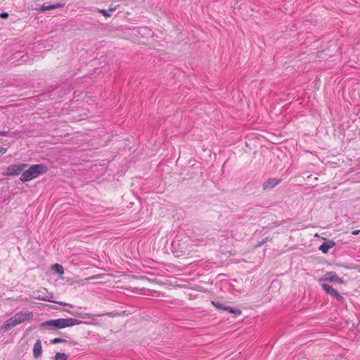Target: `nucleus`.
Instances as JSON below:
<instances>
[{"mask_svg":"<svg viewBox=\"0 0 360 360\" xmlns=\"http://www.w3.org/2000/svg\"><path fill=\"white\" fill-rule=\"evenodd\" d=\"M6 134H7V133H6V131H0V135H1V136H6Z\"/></svg>","mask_w":360,"mask_h":360,"instance_id":"393cba45","label":"nucleus"},{"mask_svg":"<svg viewBox=\"0 0 360 360\" xmlns=\"http://www.w3.org/2000/svg\"><path fill=\"white\" fill-rule=\"evenodd\" d=\"M281 179H276V178H269L263 184V189L264 190H270L274 188L276 186L281 182Z\"/></svg>","mask_w":360,"mask_h":360,"instance_id":"0eeeda50","label":"nucleus"},{"mask_svg":"<svg viewBox=\"0 0 360 360\" xmlns=\"http://www.w3.org/2000/svg\"><path fill=\"white\" fill-rule=\"evenodd\" d=\"M80 323H82L81 321L73 318H69V327Z\"/></svg>","mask_w":360,"mask_h":360,"instance_id":"dca6fc26","label":"nucleus"},{"mask_svg":"<svg viewBox=\"0 0 360 360\" xmlns=\"http://www.w3.org/2000/svg\"><path fill=\"white\" fill-rule=\"evenodd\" d=\"M321 287L326 291V292L331 297L337 300L341 303H343L345 302V298L330 285L327 283H323L321 285Z\"/></svg>","mask_w":360,"mask_h":360,"instance_id":"20e7f679","label":"nucleus"},{"mask_svg":"<svg viewBox=\"0 0 360 360\" xmlns=\"http://www.w3.org/2000/svg\"><path fill=\"white\" fill-rule=\"evenodd\" d=\"M223 311H226L229 313L233 314L236 316H238L241 314V311L240 309L232 308L230 306H226V305H225Z\"/></svg>","mask_w":360,"mask_h":360,"instance_id":"f8f14e48","label":"nucleus"},{"mask_svg":"<svg viewBox=\"0 0 360 360\" xmlns=\"http://www.w3.org/2000/svg\"><path fill=\"white\" fill-rule=\"evenodd\" d=\"M51 342L52 344H58L60 342H65V340L59 338H56L52 340Z\"/></svg>","mask_w":360,"mask_h":360,"instance_id":"aec40b11","label":"nucleus"},{"mask_svg":"<svg viewBox=\"0 0 360 360\" xmlns=\"http://www.w3.org/2000/svg\"><path fill=\"white\" fill-rule=\"evenodd\" d=\"M68 327V319H59L44 321L40 324V328L47 330H57Z\"/></svg>","mask_w":360,"mask_h":360,"instance_id":"f03ea898","label":"nucleus"},{"mask_svg":"<svg viewBox=\"0 0 360 360\" xmlns=\"http://www.w3.org/2000/svg\"><path fill=\"white\" fill-rule=\"evenodd\" d=\"M18 323L13 316L8 319L4 324L0 327V330L3 332H7L11 328L17 326Z\"/></svg>","mask_w":360,"mask_h":360,"instance_id":"6e6552de","label":"nucleus"},{"mask_svg":"<svg viewBox=\"0 0 360 360\" xmlns=\"http://www.w3.org/2000/svg\"><path fill=\"white\" fill-rule=\"evenodd\" d=\"M8 17V13H6V12H2L1 14H0V18H2V19H6Z\"/></svg>","mask_w":360,"mask_h":360,"instance_id":"412c9836","label":"nucleus"},{"mask_svg":"<svg viewBox=\"0 0 360 360\" xmlns=\"http://www.w3.org/2000/svg\"><path fill=\"white\" fill-rule=\"evenodd\" d=\"M42 352V347L40 340H37L33 347V355L35 358H38L41 356Z\"/></svg>","mask_w":360,"mask_h":360,"instance_id":"9d476101","label":"nucleus"},{"mask_svg":"<svg viewBox=\"0 0 360 360\" xmlns=\"http://www.w3.org/2000/svg\"><path fill=\"white\" fill-rule=\"evenodd\" d=\"M335 245V243L333 240H329L319 246V250L323 253H327L328 250L333 248Z\"/></svg>","mask_w":360,"mask_h":360,"instance_id":"1a4fd4ad","label":"nucleus"},{"mask_svg":"<svg viewBox=\"0 0 360 360\" xmlns=\"http://www.w3.org/2000/svg\"><path fill=\"white\" fill-rule=\"evenodd\" d=\"M33 316V314L32 311H20L15 314L13 317L15 319L18 325L24 322L26 320H29L32 319Z\"/></svg>","mask_w":360,"mask_h":360,"instance_id":"39448f33","label":"nucleus"},{"mask_svg":"<svg viewBox=\"0 0 360 360\" xmlns=\"http://www.w3.org/2000/svg\"><path fill=\"white\" fill-rule=\"evenodd\" d=\"M271 240H272V238H270L269 236H267L265 238H264L262 240L259 241L257 246L261 247L262 245H264L267 241H271Z\"/></svg>","mask_w":360,"mask_h":360,"instance_id":"6ab92c4d","label":"nucleus"},{"mask_svg":"<svg viewBox=\"0 0 360 360\" xmlns=\"http://www.w3.org/2000/svg\"><path fill=\"white\" fill-rule=\"evenodd\" d=\"M61 6V5L60 4H44L40 8H37V11L39 12H44L46 11H48V10H52V9H55L56 8H58Z\"/></svg>","mask_w":360,"mask_h":360,"instance_id":"9b49d317","label":"nucleus"},{"mask_svg":"<svg viewBox=\"0 0 360 360\" xmlns=\"http://www.w3.org/2000/svg\"><path fill=\"white\" fill-rule=\"evenodd\" d=\"M360 233V230H354L352 232V235H358Z\"/></svg>","mask_w":360,"mask_h":360,"instance_id":"b1692460","label":"nucleus"},{"mask_svg":"<svg viewBox=\"0 0 360 360\" xmlns=\"http://www.w3.org/2000/svg\"><path fill=\"white\" fill-rule=\"evenodd\" d=\"M47 167L43 164L33 165L26 170H23L20 176V181L26 182L32 180L39 175L45 173Z\"/></svg>","mask_w":360,"mask_h":360,"instance_id":"f257e3e1","label":"nucleus"},{"mask_svg":"<svg viewBox=\"0 0 360 360\" xmlns=\"http://www.w3.org/2000/svg\"><path fill=\"white\" fill-rule=\"evenodd\" d=\"M6 153V148L0 147V154L3 155Z\"/></svg>","mask_w":360,"mask_h":360,"instance_id":"4be33fe9","label":"nucleus"},{"mask_svg":"<svg viewBox=\"0 0 360 360\" xmlns=\"http://www.w3.org/2000/svg\"><path fill=\"white\" fill-rule=\"evenodd\" d=\"M52 269L54 272L58 274H63L64 273L63 266L58 264H53Z\"/></svg>","mask_w":360,"mask_h":360,"instance_id":"ddd939ff","label":"nucleus"},{"mask_svg":"<svg viewBox=\"0 0 360 360\" xmlns=\"http://www.w3.org/2000/svg\"><path fill=\"white\" fill-rule=\"evenodd\" d=\"M212 304L217 309L224 310V308L225 307L224 304L219 303V302H212Z\"/></svg>","mask_w":360,"mask_h":360,"instance_id":"a211bd4d","label":"nucleus"},{"mask_svg":"<svg viewBox=\"0 0 360 360\" xmlns=\"http://www.w3.org/2000/svg\"><path fill=\"white\" fill-rule=\"evenodd\" d=\"M69 308L72 307V305L70 304H68Z\"/></svg>","mask_w":360,"mask_h":360,"instance_id":"a878e982","label":"nucleus"},{"mask_svg":"<svg viewBox=\"0 0 360 360\" xmlns=\"http://www.w3.org/2000/svg\"><path fill=\"white\" fill-rule=\"evenodd\" d=\"M115 10V8H111L109 11L104 10V9H99L98 12L101 14H103L105 17H110L111 16V11H113Z\"/></svg>","mask_w":360,"mask_h":360,"instance_id":"4468645a","label":"nucleus"},{"mask_svg":"<svg viewBox=\"0 0 360 360\" xmlns=\"http://www.w3.org/2000/svg\"><path fill=\"white\" fill-rule=\"evenodd\" d=\"M35 297L37 298V299L41 300H44V301H49V300L47 297H40V296H38V297Z\"/></svg>","mask_w":360,"mask_h":360,"instance_id":"5701e85b","label":"nucleus"},{"mask_svg":"<svg viewBox=\"0 0 360 360\" xmlns=\"http://www.w3.org/2000/svg\"><path fill=\"white\" fill-rule=\"evenodd\" d=\"M55 360H67V356L65 353L58 352L54 356Z\"/></svg>","mask_w":360,"mask_h":360,"instance_id":"2eb2a0df","label":"nucleus"},{"mask_svg":"<svg viewBox=\"0 0 360 360\" xmlns=\"http://www.w3.org/2000/svg\"><path fill=\"white\" fill-rule=\"evenodd\" d=\"M69 314H72V315H73V316H79V317H81V318H82V319H86V317H89V314H86V313H84V314H78V313H77V312L71 311H70V310H69Z\"/></svg>","mask_w":360,"mask_h":360,"instance_id":"f3484780","label":"nucleus"},{"mask_svg":"<svg viewBox=\"0 0 360 360\" xmlns=\"http://www.w3.org/2000/svg\"><path fill=\"white\" fill-rule=\"evenodd\" d=\"M321 281H330L333 283H344L342 278H339L335 272L328 271L326 272L323 277L321 278Z\"/></svg>","mask_w":360,"mask_h":360,"instance_id":"423d86ee","label":"nucleus"},{"mask_svg":"<svg viewBox=\"0 0 360 360\" xmlns=\"http://www.w3.org/2000/svg\"><path fill=\"white\" fill-rule=\"evenodd\" d=\"M27 167V164L12 165L6 168V170L3 172L4 176H17L21 174L25 167Z\"/></svg>","mask_w":360,"mask_h":360,"instance_id":"7ed1b4c3","label":"nucleus"}]
</instances>
